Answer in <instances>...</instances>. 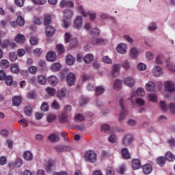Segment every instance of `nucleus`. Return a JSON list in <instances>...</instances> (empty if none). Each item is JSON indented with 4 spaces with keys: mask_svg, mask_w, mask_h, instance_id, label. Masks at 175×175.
<instances>
[{
    "mask_svg": "<svg viewBox=\"0 0 175 175\" xmlns=\"http://www.w3.org/2000/svg\"><path fill=\"white\" fill-rule=\"evenodd\" d=\"M51 24V15L45 14L44 16V27H47Z\"/></svg>",
    "mask_w": 175,
    "mask_h": 175,
    "instance_id": "b1692460",
    "label": "nucleus"
},
{
    "mask_svg": "<svg viewBox=\"0 0 175 175\" xmlns=\"http://www.w3.org/2000/svg\"><path fill=\"white\" fill-rule=\"evenodd\" d=\"M64 17L66 18H70L73 17V11L70 10H65L64 11Z\"/></svg>",
    "mask_w": 175,
    "mask_h": 175,
    "instance_id": "a19ab883",
    "label": "nucleus"
},
{
    "mask_svg": "<svg viewBox=\"0 0 175 175\" xmlns=\"http://www.w3.org/2000/svg\"><path fill=\"white\" fill-rule=\"evenodd\" d=\"M142 165L140 163V160L134 159L132 161V167L133 170H137V169H140Z\"/></svg>",
    "mask_w": 175,
    "mask_h": 175,
    "instance_id": "412c9836",
    "label": "nucleus"
},
{
    "mask_svg": "<svg viewBox=\"0 0 175 175\" xmlns=\"http://www.w3.org/2000/svg\"><path fill=\"white\" fill-rule=\"evenodd\" d=\"M16 23L20 27H23L24 24H25V21H24V18H23V17L18 16L16 20Z\"/></svg>",
    "mask_w": 175,
    "mask_h": 175,
    "instance_id": "5fc2aeb1",
    "label": "nucleus"
},
{
    "mask_svg": "<svg viewBox=\"0 0 175 175\" xmlns=\"http://www.w3.org/2000/svg\"><path fill=\"white\" fill-rule=\"evenodd\" d=\"M122 68H124V69H126V70L131 69V63L126 60L123 62Z\"/></svg>",
    "mask_w": 175,
    "mask_h": 175,
    "instance_id": "bf43d9fd",
    "label": "nucleus"
},
{
    "mask_svg": "<svg viewBox=\"0 0 175 175\" xmlns=\"http://www.w3.org/2000/svg\"><path fill=\"white\" fill-rule=\"evenodd\" d=\"M68 85H73L76 81V75L73 73H70L66 77Z\"/></svg>",
    "mask_w": 175,
    "mask_h": 175,
    "instance_id": "ddd939ff",
    "label": "nucleus"
},
{
    "mask_svg": "<svg viewBox=\"0 0 175 175\" xmlns=\"http://www.w3.org/2000/svg\"><path fill=\"white\" fill-rule=\"evenodd\" d=\"M108 142H109V143H117V137L116 136V135L113 134L111 135L109 137H108Z\"/></svg>",
    "mask_w": 175,
    "mask_h": 175,
    "instance_id": "864d4df0",
    "label": "nucleus"
},
{
    "mask_svg": "<svg viewBox=\"0 0 175 175\" xmlns=\"http://www.w3.org/2000/svg\"><path fill=\"white\" fill-rule=\"evenodd\" d=\"M59 6L62 8V9H64V8H74L75 4L70 1L62 0L59 3Z\"/></svg>",
    "mask_w": 175,
    "mask_h": 175,
    "instance_id": "1a4fd4ad",
    "label": "nucleus"
},
{
    "mask_svg": "<svg viewBox=\"0 0 175 175\" xmlns=\"http://www.w3.org/2000/svg\"><path fill=\"white\" fill-rule=\"evenodd\" d=\"M167 143L170 144V147H175V139L174 138H170L167 139Z\"/></svg>",
    "mask_w": 175,
    "mask_h": 175,
    "instance_id": "774afa93",
    "label": "nucleus"
},
{
    "mask_svg": "<svg viewBox=\"0 0 175 175\" xmlns=\"http://www.w3.org/2000/svg\"><path fill=\"white\" fill-rule=\"evenodd\" d=\"M144 174H150L152 172V167L150 164H146L142 167Z\"/></svg>",
    "mask_w": 175,
    "mask_h": 175,
    "instance_id": "aec40b11",
    "label": "nucleus"
},
{
    "mask_svg": "<svg viewBox=\"0 0 175 175\" xmlns=\"http://www.w3.org/2000/svg\"><path fill=\"white\" fill-rule=\"evenodd\" d=\"M61 69V64L59 63H55L51 66V70L53 72H58Z\"/></svg>",
    "mask_w": 175,
    "mask_h": 175,
    "instance_id": "ea45409f",
    "label": "nucleus"
},
{
    "mask_svg": "<svg viewBox=\"0 0 175 175\" xmlns=\"http://www.w3.org/2000/svg\"><path fill=\"white\" fill-rule=\"evenodd\" d=\"M46 91L48 95H49V96H54V95H55V93L57 92L55 89L53 88H47L46 89Z\"/></svg>",
    "mask_w": 175,
    "mask_h": 175,
    "instance_id": "37998d69",
    "label": "nucleus"
},
{
    "mask_svg": "<svg viewBox=\"0 0 175 175\" xmlns=\"http://www.w3.org/2000/svg\"><path fill=\"white\" fill-rule=\"evenodd\" d=\"M122 155L124 159H131V154H129V151L126 148L122 149Z\"/></svg>",
    "mask_w": 175,
    "mask_h": 175,
    "instance_id": "cd10ccee",
    "label": "nucleus"
},
{
    "mask_svg": "<svg viewBox=\"0 0 175 175\" xmlns=\"http://www.w3.org/2000/svg\"><path fill=\"white\" fill-rule=\"evenodd\" d=\"M51 107L54 110H59V109H61V105H59L58 100H54L51 103Z\"/></svg>",
    "mask_w": 175,
    "mask_h": 175,
    "instance_id": "f704fd0d",
    "label": "nucleus"
},
{
    "mask_svg": "<svg viewBox=\"0 0 175 175\" xmlns=\"http://www.w3.org/2000/svg\"><path fill=\"white\" fill-rule=\"evenodd\" d=\"M165 62L167 64V67L169 69V70H170V72H174V73H175V66H173L172 62H170V61L169 60H166Z\"/></svg>",
    "mask_w": 175,
    "mask_h": 175,
    "instance_id": "a18cd8bd",
    "label": "nucleus"
},
{
    "mask_svg": "<svg viewBox=\"0 0 175 175\" xmlns=\"http://www.w3.org/2000/svg\"><path fill=\"white\" fill-rule=\"evenodd\" d=\"M123 83L124 85L129 87V88H132L133 87H135L136 80H135L132 77H127L124 79Z\"/></svg>",
    "mask_w": 175,
    "mask_h": 175,
    "instance_id": "39448f33",
    "label": "nucleus"
},
{
    "mask_svg": "<svg viewBox=\"0 0 175 175\" xmlns=\"http://www.w3.org/2000/svg\"><path fill=\"white\" fill-rule=\"evenodd\" d=\"M59 121L62 122V124H66V122H68L69 121L68 119V115H66L65 113H62L59 116Z\"/></svg>",
    "mask_w": 175,
    "mask_h": 175,
    "instance_id": "72a5a7b5",
    "label": "nucleus"
},
{
    "mask_svg": "<svg viewBox=\"0 0 175 175\" xmlns=\"http://www.w3.org/2000/svg\"><path fill=\"white\" fill-rule=\"evenodd\" d=\"M148 98L152 102H157V94H150Z\"/></svg>",
    "mask_w": 175,
    "mask_h": 175,
    "instance_id": "338daca9",
    "label": "nucleus"
},
{
    "mask_svg": "<svg viewBox=\"0 0 175 175\" xmlns=\"http://www.w3.org/2000/svg\"><path fill=\"white\" fill-rule=\"evenodd\" d=\"M152 73L155 77H160L163 74V71L159 66H155L152 70Z\"/></svg>",
    "mask_w": 175,
    "mask_h": 175,
    "instance_id": "9b49d317",
    "label": "nucleus"
},
{
    "mask_svg": "<svg viewBox=\"0 0 175 175\" xmlns=\"http://www.w3.org/2000/svg\"><path fill=\"white\" fill-rule=\"evenodd\" d=\"M165 90L167 92H174L175 84L173 81H167L164 83Z\"/></svg>",
    "mask_w": 175,
    "mask_h": 175,
    "instance_id": "423d86ee",
    "label": "nucleus"
},
{
    "mask_svg": "<svg viewBox=\"0 0 175 175\" xmlns=\"http://www.w3.org/2000/svg\"><path fill=\"white\" fill-rule=\"evenodd\" d=\"M84 116L81 113L77 114L74 118V120L75 121V122H81L84 121Z\"/></svg>",
    "mask_w": 175,
    "mask_h": 175,
    "instance_id": "4c0bfd02",
    "label": "nucleus"
},
{
    "mask_svg": "<svg viewBox=\"0 0 175 175\" xmlns=\"http://www.w3.org/2000/svg\"><path fill=\"white\" fill-rule=\"evenodd\" d=\"M137 54H138V52H137V49H135V48H132L131 50H130V55L131 57H133V58L137 57Z\"/></svg>",
    "mask_w": 175,
    "mask_h": 175,
    "instance_id": "4d7b16f0",
    "label": "nucleus"
},
{
    "mask_svg": "<svg viewBox=\"0 0 175 175\" xmlns=\"http://www.w3.org/2000/svg\"><path fill=\"white\" fill-rule=\"evenodd\" d=\"M46 59L49 62H53L57 59V55L53 51H50L46 55Z\"/></svg>",
    "mask_w": 175,
    "mask_h": 175,
    "instance_id": "dca6fc26",
    "label": "nucleus"
},
{
    "mask_svg": "<svg viewBox=\"0 0 175 175\" xmlns=\"http://www.w3.org/2000/svg\"><path fill=\"white\" fill-rule=\"evenodd\" d=\"M5 83L7 85H12L13 84V77L12 76H7L5 79Z\"/></svg>",
    "mask_w": 175,
    "mask_h": 175,
    "instance_id": "09e8293b",
    "label": "nucleus"
},
{
    "mask_svg": "<svg viewBox=\"0 0 175 175\" xmlns=\"http://www.w3.org/2000/svg\"><path fill=\"white\" fill-rule=\"evenodd\" d=\"M165 159H167V161H170V162H173L175 159V156L171 152H167L165 154Z\"/></svg>",
    "mask_w": 175,
    "mask_h": 175,
    "instance_id": "e433bc0d",
    "label": "nucleus"
},
{
    "mask_svg": "<svg viewBox=\"0 0 175 175\" xmlns=\"http://www.w3.org/2000/svg\"><path fill=\"white\" fill-rule=\"evenodd\" d=\"M90 34L93 38H98V36H99L100 34V30L98 29H93L90 32Z\"/></svg>",
    "mask_w": 175,
    "mask_h": 175,
    "instance_id": "c03bdc74",
    "label": "nucleus"
},
{
    "mask_svg": "<svg viewBox=\"0 0 175 175\" xmlns=\"http://www.w3.org/2000/svg\"><path fill=\"white\" fill-rule=\"evenodd\" d=\"M75 59L73 57V56L69 55L66 57V62L67 65H69L70 66H72V65H75Z\"/></svg>",
    "mask_w": 175,
    "mask_h": 175,
    "instance_id": "a878e982",
    "label": "nucleus"
},
{
    "mask_svg": "<svg viewBox=\"0 0 175 175\" xmlns=\"http://www.w3.org/2000/svg\"><path fill=\"white\" fill-rule=\"evenodd\" d=\"M24 112L25 116H27V117L31 116V114H32V107H31V105L26 106L25 107Z\"/></svg>",
    "mask_w": 175,
    "mask_h": 175,
    "instance_id": "58836bf2",
    "label": "nucleus"
},
{
    "mask_svg": "<svg viewBox=\"0 0 175 175\" xmlns=\"http://www.w3.org/2000/svg\"><path fill=\"white\" fill-rule=\"evenodd\" d=\"M106 174L107 175H115L114 169H113V167H108L107 168Z\"/></svg>",
    "mask_w": 175,
    "mask_h": 175,
    "instance_id": "0e129e2a",
    "label": "nucleus"
},
{
    "mask_svg": "<svg viewBox=\"0 0 175 175\" xmlns=\"http://www.w3.org/2000/svg\"><path fill=\"white\" fill-rule=\"evenodd\" d=\"M48 81L51 85H57L58 84V79L54 75L49 77Z\"/></svg>",
    "mask_w": 175,
    "mask_h": 175,
    "instance_id": "393cba45",
    "label": "nucleus"
},
{
    "mask_svg": "<svg viewBox=\"0 0 175 175\" xmlns=\"http://www.w3.org/2000/svg\"><path fill=\"white\" fill-rule=\"evenodd\" d=\"M66 95H69V92L65 88H63L57 92V98L59 99H62V98H65Z\"/></svg>",
    "mask_w": 175,
    "mask_h": 175,
    "instance_id": "2eb2a0df",
    "label": "nucleus"
},
{
    "mask_svg": "<svg viewBox=\"0 0 175 175\" xmlns=\"http://www.w3.org/2000/svg\"><path fill=\"white\" fill-rule=\"evenodd\" d=\"M56 50L59 55H62V54L65 53V48L64 47V45L62 44H59L56 45Z\"/></svg>",
    "mask_w": 175,
    "mask_h": 175,
    "instance_id": "c85d7f7f",
    "label": "nucleus"
},
{
    "mask_svg": "<svg viewBox=\"0 0 175 175\" xmlns=\"http://www.w3.org/2000/svg\"><path fill=\"white\" fill-rule=\"evenodd\" d=\"M33 22L36 25H40V24H42V21H40V18L38 16H34L33 18Z\"/></svg>",
    "mask_w": 175,
    "mask_h": 175,
    "instance_id": "13d9d810",
    "label": "nucleus"
},
{
    "mask_svg": "<svg viewBox=\"0 0 175 175\" xmlns=\"http://www.w3.org/2000/svg\"><path fill=\"white\" fill-rule=\"evenodd\" d=\"M84 62L85 64H90V62H92L94 61V55L92 54H88L86 55L83 58Z\"/></svg>",
    "mask_w": 175,
    "mask_h": 175,
    "instance_id": "2f4dec72",
    "label": "nucleus"
},
{
    "mask_svg": "<svg viewBox=\"0 0 175 175\" xmlns=\"http://www.w3.org/2000/svg\"><path fill=\"white\" fill-rule=\"evenodd\" d=\"M116 50L120 54H125V53H126L128 50V46H126V44L121 43L117 46Z\"/></svg>",
    "mask_w": 175,
    "mask_h": 175,
    "instance_id": "f8f14e48",
    "label": "nucleus"
},
{
    "mask_svg": "<svg viewBox=\"0 0 175 175\" xmlns=\"http://www.w3.org/2000/svg\"><path fill=\"white\" fill-rule=\"evenodd\" d=\"M21 96H15L12 98V103L14 106H16V107L21 105Z\"/></svg>",
    "mask_w": 175,
    "mask_h": 175,
    "instance_id": "6ab92c4d",
    "label": "nucleus"
},
{
    "mask_svg": "<svg viewBox=\"0 0 175 175\" xmlns=\"http://www.w3.org/2000/svg\"><path fill=\"white\" fill-rule=\"evenodd\" d=\"M120 72V64H114L112 69V76L113 77H117L118 73Z\"/></svg>",
    "mask_w": 175,
    "mask_h": 175,
    "instance_id": "5701e85b",
    "label": "nucleus"
},
{
    "mask_svg": "<svg viewBox=\"0 0 175 175\" xmlns=\"http://www.w3.org/2000/svg\"><path fill=\"white\" fill-rule=\"evenodd\" d=\"M122 85V82L120 80L116 79L113 83V88L115 90H120Z\"/></svg>",
    "mask_w": 175,
    "mask_h": 175,
    "instance_id": "de8ad7c7",
    "label": "nucleus"
},
{
    "mask_svg": "<svg viewBox=\"0 0 175 175\" xmlns=\"http://www.w3.org/2000/svg\"><path fill=\"white\" fill-rule=\"evenodd\" d=\"M41 110L42 111H49V104L47 103H43L41 105Z\"/></svg>",
    "mask_w": 175,
    "mask_h": 175,
    "instance_id": "69168bd1",
    "label": "nucleus"
},
{
    "mask_svg": "<svg viewBox=\"0 0 175 175\" xmlns=\"http://www.w3.org/2000/svg\"><path fill=\"white\" fill-rule=\"evenodd\" d=\"M103 92H105V88L103 86H97L95 88V94L96 96H100Z\"/></svg>",
    "mask_w": 175,
    "mask_h": 175,
    "instance_id": "c756f323",
    "label": "nucleus"
},
{
    "mask_svg": "<svg viewBox=\"0 0 175 175\" xmlns=\"http://www.w3.org/2000/svg\"><path fill=\"white\" fill-rule=\"evenodd\" d=\"M29 72L31 75H36V72H38V68L35 66H32L29 68Z\"/></svg>",
    "mask_w": 175,
    "mask_h": 175,
    "instance_id": "680f3d73",
    "label": "nucleus"
},
{
    "mask_svg": "<svg viewBox=\"0 0 175 175\" xmlns=\"http://www.w3.org/2000/svg\"><path fill=\"white\" fill-rule=\"evenodd\" d=\"M14 40L18 44H24L25 43V36L21 33L17 34L15 36Z\"/></svg>",
    "mask_w": 175,
    "mask_h": 175,
    "instance_id": "4468645a",
    "label": "nucleus"
},
{
    "mask_svg": "<svg viewBox=\"0 0 175 175\" xmlns=\"http://www.w3.org/2000/svg\"><path fill=\"white\" fill-rule=\"evenodd\" d=\"M0 66L2 69H8V67L10 66V63H9V61L6 59L1 60L0 62Z\"/></svg>",
    "mask_w": 175,
    "mask_h": 175,
    "instance_id": "c9c22d12",
    "label": "nucleus"
},
{
    "mask_svg": "<svg viewBox=\"0 0 175 175\" xmlns=\"http://www.w3.org/2000/svg\"><path fill=\"white\" fill-rule=\"evenodd\" d=\"M74 28L75 29H80L83 27V18L77 16L74 21Z\"/></svg>",
    "mask_w": 175,
    "mask_h": 175,
    "instance_id": "9d476101",
    "label": "nucleus"
},
{
    "mask_svg": "<svg viewBox=\"0 0 175 175\" xmlns=\"http://www.w3.org/2000/svg\"><path fill=\"white\" fill-rule=\"evenodd\" d=\"M54 148L56 152H65L66 151H71L72 150V147L70 146L61 145H57Z\"/></svg>",
    "mask_w": 175,
    "mask_h": 175,
    "instance_id": "6e6552de",
    "label": "nucleus"
},
{
    "mask_svg": "<svg viewBox=\"0 0 175 175\" xmlns=\"http://www.w3.org/2000/svg\"><path fill=\"white\" fill-rule=\"evenodd\" d=\"M55 118H57V115H55V114H49L47 116V122H54V121H55Z\"/></svg>",
    "mask_w": 175,
    "mask_h": 175,
    "instance_id": "603ef678",
    "label": "nucleus"
},
{
    "mask_svg": "<svg viewBox=\"0 0 175 175\" xmlns=\"http://www.w3.org/2000/svg\"><path fill=\"white\" fill-rule=\"evenodd\" d=\"M9 59L10 61H12V62L17 61V54L15 52H11L9 54Z\"/></svg>",
    "mask_w": 175,
    "mask_h": 175,
    "instance_id": "49530a36",
    "label": "nucleus"
},
{
    "mask_svg": "<svg viewBox=\"0 0 175 175\" xmlns=\"http://www.w3.org/2000/svg\"><path fill=\"white\" fill-rule=\"evenodd\" d=\"M85 160L90 163L96 162V153L92 150H89L85 154Z\"/></svg>",
    "mask_w": 175,
    "mask_h": 175,
    "instance_id": "f257e3e1",
    "label": "nucleus"
},
{
    "mask_svg": "<svg viewBox=\"0 0 175 175\" xmlns=\"http://www.w3.org/2000/svg\"><path fill=\"white\" fill-rule=\"evenodd\" d=\"M133 142V137L131 134H127L124 136L122 139V144L123 146H126L128 147L132 142Z\"/></svg>",
    "mask_w": 175,
    "mask_h": 175,
    "instance_id": "0eeeda50",
    "label": "nucleus"
},
{
    "mask_svg": "<svg viewBox=\"0 0 175 175\" xmlns=\"http://www.w3.org/2000/svg\"><path fill=\"white\" fill-rule=\"evenodd\" d=\"M137 69L140 71L146 70V69H147V66H146V64H144V63H139L137 65Z\"/></svg>",
    "mask_w": 175,
    "mask_h": 175,
    "instance_id": "052dcab7",
    "label": "nucleus"
},
{
    "mask_svg": "<svg viewBox=\"0 0 175 175\" xmlns=\"http://www.w3.org/2000/svg\"><path fill=\"white\" fill-rule=\"evenodd\" d=\"M159 107L163 111H167V106L166 105V103H165V101H161L159 103Z\"/></svg>",
    "mask_w": 175,
    "mask_h": 175,
    "instance_id": "6e6d98bb",
    "label": "nucleus"
},
{
    "mask_svg": "<svg viewBox=\"0 0 175 175\" xmlns=\"http://www.w3.org/2000/svg\"><path fill=\"white\" fill-rule=\"evenodd\" d=\"M31 2L34 5H46V2H47V0H31Z\"/></svg>",
    "mask_w": 175,
    "mask_h": 175,
    "instance_id": "8fccbe9b",
    "label": "nucleus"
},
{
    "mask_svg": "<svg viewBox=\"0 0 175 175\" xmlns=\"http://www.w3.org/2000/svg\"><path fill=\"white\" fill-rule=\"evenodd\" d=\"M119 105L122 109L119 117L120 121H122L125 120V116L128 115V111L126 110V108H125V105H124V99L120 98L119 101Z\"/></svg>",
    "mask_w": 175,
    "mask_h": 175,
    "instance_id": "7ed1b4c3",
    "label": "nucleus"
},
{
    "mask_svg": "<svg viewBox=\"0 0 175 175\" xmlns=\"http://www.w3.org/2000/svg\"><path fill=\"white\" fill-rule=\"evenodd\" d=\"M48 139L49 141L51 142V143H57L59 142V137L57 136L55 134H51L49 137Z\"/></svg>",
    "mask_w": 175,
    "mask_h": 175,
    "instance_id": "7c9ffc66",
    "label": "nucleus"
},
{
    "mask_svg": "<svg viewBox=\"0 0 175 175\" xmlns=\"http://www.w3.org/2000/svg\"><path fill=\"white\" fill-rule=\"evenodd\" d=\"M10 70L12 73H14L15 75H17L18 72H20V67L18 66V64L14 63L10 65Z\"/></svg>",
    "mask_w": 175,
    "mask_h": 175,
    "instance_id": "a211bd4d",
    "label": "nucleus"
},
{
    "mask_svg": "<svg viewBox=\"0 0 175 175\" xmlns=\"http://www.w3.org/2000/svg\"><path fill=\"white\" fill-rule=\"evenodd\" d=\"M38 84L44 85V84H46V77H44V75H39L38 77Z\"/></svg>",
    "mask_w": 175,
    "mask_h": 175,
    "instance_id": "79ce46f5",
    "label": "nucleus"
},
{
    "mask_svg": "<svg viewBox=\"0 0 175 175\" xmlns=\"http://www.w3.org/2000/svg\"><path fill=\"white\" fill-rule=\"evenodd\" d=\"M165 162H166V159H165V157H159L157 159V163L160 166H163Z\"/></svg>",
    "mask_w": 175,
    "mask_h": 175,
    "instance_id": "3c124183",
    "label": "nucleus"
},
{
    "mask_svg": "<svg viewBox=\"0 0 175 175\" xmlns=\"http://www.w3.org/2000/svg\"><path fill=\"white\" fill-rule=\"evenodd\" d=\"M145 94L144 89L142 88H138L137 90V95H138V96H144Z\"/></svg>",
    "mask_w": 175,
    "mask_h": 175,
    "instance_id": "e2e57ef3",
    "label": "nucleus"
},
{
    "mask_svg": "<svg viewBox=\"0 0 175 175\" xmlns=\"http://www.w3.org/2000/svg\"><path fill=\"white\" fill-rule=\"evenodd\" d=\"M146 90L147 91H149V92H151L155 90V83L152 81H149L146 85Z\"/></svg>",
    "mask_w": 175,
    "mask_h": 175,
    "instance_id": "bb28decb",
    "label": "nucleus"
},
{
    "mask_svg": "<svg viewBox=\"0 0 175 175\" xmlns=\"http://www.w3.org/2000/svg\"><path fill=\"white\" fill-rule=\"evenodd\" d=\"M16 46L14 42L5 39L1 42V49H8V47L10 49H16Z\"/></svg>",
    "mask_w": 175,
    "mask_h": 175,
    "instance_id": "20e7f679",
    "label": "nucleus"
},
{
    "mask_svg": "<svg viewBox=\"0 0 175 175\" xmlns=\"http://www.w3.org/2000/svg\"><path fill=\"white\" fill-rule=\"evenodd\" d=\"M78 10L81 12V14L83 16V17H87V16H89L90 21H94L95 18H96V14L93 12H88L87 14H85V11H84V8L82 5H79L78 7Z\"/></svg>",
    "mask_w": 175,
    "mask_h": 175,
    "instance_id": "f03ea898",
    "label": "nucleus"
},
{
    "mask_svg": "<svg viewBox=\"0 0 175 175\" xmlns=\"http://www.w3.org/2000/svg\"><path fill=\"white\" fill-rule=\"evenodd\" d=\"M23 158L24 159H25V161H28L29 162H31V161L33 159V154H32V152H31V151L27 150L24 152Z\"/></svg>",
    "mask_w": 175,
    "mask_h": 175,
    "instance_id": "f3484780",
    "label": "nucleus"
},
{
    "mask_svg": "<svg viewBox=\"0 0 175 175\" xmlns=\"http://www.w3.org/2000/svg\"><path fill=\"white\" fill-rule=\"evenodd\" d=\"M107 42V40L102 38H98L95 40V41H93L92 43L93 44H105V43Z\"/></svg>",
    "mask_w": 175,
    "mask_h": 175,
    "instance_id": "473e14b6",
    "label": "nucleus"
},
{
    "mask_svg": "<svg viewBox=\"0 0 175 175\" xmlns=\"http://www.w3.org/2000/svg\"><path fill=\"white\" fill-rule=\"evenodd\" d=\"M45 31L46 36H53L55 33V29L52 26H48Z\"/></svg>",
    "mask_w": 175,
    "mask_h": 175,
    "instance_id": "4be33fe9",
    "label": "nucleus"
}]
</instances>
